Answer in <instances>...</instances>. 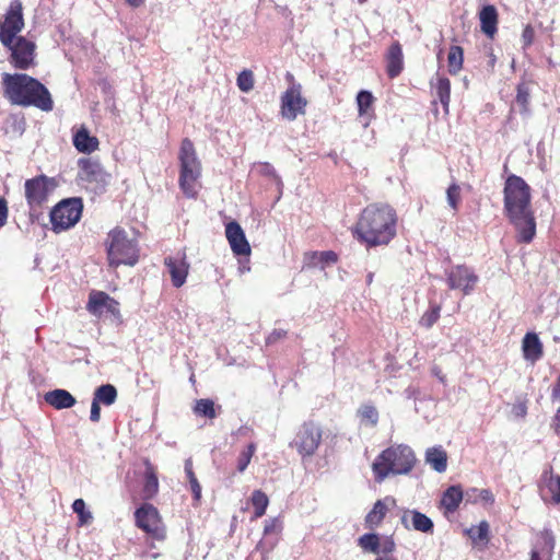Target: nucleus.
<instances>
[{"mask_svg":"<svg viewBox=\"0 0 560 560\" xmlns=\"http://www.w3.org/2000/svg\"><path fill=\"white\" fill-rule=\"evenodd\" d=\"M504 210L513 224L517 242L530 243L536 234V220L530 203V187L517 175H510L504 185Z\"/></svg>","mask_w":560,"mask_h":560,"instance_id":"obj_1","label":"nucleus"},{"mask_svg":"<svg viewBox=\"0 0 560 560\" xmlns=\"http://www.w3.org/2000/svg\"><path fill=\"white\" fill-rule=\"evenodd\" d=\"M397 214L388 205H369L362 211L354 234L366 245H387L396 235Z\"/></svg>","mask_w":560,"mask_h":560,"instance_id":"obj_2","label":"nucleus"},{"mask_svg":"<svg viewBox=\"0 0 560 560\" xmlns=\"http://www.w3.org/2000/svg\"><path fill=\"white\" fill-rule=\"evenodd\" d=\"M2 84L4 96L12 105L34 106L44 112H50L54 108L48 89L26 73H3Z\"/></svg>","mask_w":560,"mask_h":560,"instance_id":"obj_3","label":"nucleus"},{"mask_svg":"<svg viewBox=\"0 0 560 560\" xmlns=\"http://www.w3.org/2000/svg\"><path fill=\"white\" fill-rule=\"evenodd\" d=\"M417 463L416 454L407 444H394L382 451L372 464L374 478L382 482L389 475H407Z\"/></svg>","mask_w":560,"mask_h":560,"instance_id":"obj_4","label":"nucleus"},{"mask_svg":"<svg viewBox=\"0 0 560 560\" xmlns=\"http://www.w3.org/2000/svg\"><path fill=\"white\" fill-rule=\"evenodd\" d=\"M179 177L178 185L185 197L196 199L201 188V162L197 156V152L192 141L184 138L180 142L179 153Z\"/></svg>","mask_w":560,"mask_h":560,"instance_id":"obj_5","label":"nucleus"},{"mask_svg":"<svg viewBox=\"0 0 560 560\" xmlns=\"http://www.w3.org/2000/svg\"><path fill=\"white\" fill-rule=\"evenodd\" d=\"M83 201L79 197L59 201L50 211V223L56 233L69 230L81 219Z\"/></svg>","mask_w":560,"mask_h":560,"instance_id":"obj_6","label":"nucleus"},{"mask_svg":"<svg viewBox=\"0 0 560 560\" xmlns=\"http://www.w3.org/2000/svg\"><path fill=\"white\" fill-rule=\"evenodd\" d=\"M135 525L150 538L163 541L166 539V526L159 510L151 503H142L133 513Z\"/></svg>","mask_w":560,"mask_h":560,"instance_id":"obj_7","label":"nucleus"},{"mask_svg":"<svg viewBox=\"0 0 560 560\" xmlns=\"http://www.w3.org/2000/svg\"><path fill=\"white\" fill-rule=\"evenodd\" d=\"M322 438L320 427L315 421L310 420L300 425L290 445L298 451L302 458L311 457L318 450Z\"/></svg>","mask_w":560,"mask_h":560,"instance_id":"obj_8","label":"nucleus"},{"mask_svg":"<svg viewBox=\"0 0 560 560\" xmlns=\"http://www.w3.org/2000/svg\"><path fill=\"white\" fill-rule=\"evenodd\" d=\"M285 78L290 85L281 96L280 113L283 118L292 121L305 114L307 100L302 96V85L295 82L293 74L288 72Z\"/></svg>","mask_w":560,"mask_h":560,"instance_id":"obj_9","label":"nucleus"},{"mask_svg":"<svg viewBox=\"0 0 560 560\" xmlns=\"http://www.w3.org/2000/svg\"><path fill=\"white\" fill-rule=\"evenodd\" d=\"M23 4L21 0H13L0 19V43L9 46L11 42L19 37V33L24 28Z\"/></svg>","mask_w":560,"mask_h":560,"instance_id":"obj_10","label":"nucleus"},{"mask_svg":"<svg viewBox=\"0 0 560 560\" xmlns=\"http://www.w3.org/2000/svg\"><path fill=\"white\" fill-rule=\"evenodd\" d=\"M10 51V63L20 70H27L34 66L36 45L24 36L14 38L9 46H4Z\"/></svg>","mask_w":560,"mask_h":560,"instance_id":"obj_11","label":"nucleus"},{"mask_svg":"<svg viewBox=\"0 0 560 560\" xmlns=\"http://www.w3.org/2000/svg\"><path fill=\"white\" fill-rule=\"evenodd\" d=\"M164 265L171 277L173 287L177 289L182 288L186 283L190 269L186 253L180 249L176 250L164 258Z\"/></svg>","mask_w":560,"mask_h":560,"instance_id":"obj_12","label":"nucleus"},{"mask_svg":"<svg viewBox=\"0 0 560 560\" xmlns=\"http://www.w3.org/2000/svg\"><path fill=\"white\" fill-rule=\"evenodd\" d=\"M446 280L450 289L460 290L465 295H468L474 291L478 282V276L468 267L457 265L446 273Z\"/></svg>","mask_w":560,"mask_h":560,"instance_id":"obj_13","label":"nucleus"},{"mask_svg":"<svg viewBox=\"0 0 560 560\" xmlns=\"http://www.w3.org/2000/svg\"><path fill=\"white\" fill-rule=\"evenodd\" d=\"M25 198L31 208L40 207L48 198V177L38 175L24 184Z\"/></svg>","mask_w":560,"mask_h":560,"instance_id":"obj_14","label":"nucleus"},{"mask_svg":"<svg viewBox=\"0 0 560 560\" xmlns=\"http://www.w3.org/2000/svg\"><path fill=\"white\" fill-rule=\"evenodd\" d=\"M395 505L396 500L390 495L377 500L364 517V527L370 530L378 528L389 512L390 508Z\"/></svg>","mask_w":560,"mask_h":560,"instance_id":"obj_15","label":"nucleus"},{"mask_svg":"<svg viewBox=\"0 0 560 560\" xmlns=\"http://www.w3.org/2000/svg\"><path fill=\"white\" fill-rule=\"evenodd\" d=\"M386 74L389 79H395L401 74L405 69L402 46L398 40L392 43L385 54Z\"/></svg>","mask_w":560,"mask_h":560,"instance_id":"obj_16","label":"nucleus"},{"mask_svg":"<svg viewBox=\"0 0 560 560\" xmlns=\"http://www.w3.org/2000/svg\"><path fill=\"white\" fill-rule=\"evenodd\" d=\"M82 179L89 183H105L108 174L97 160L81 158L78 161Z\"/></svg>","mask_w":560,"mask_h":560,"instance_id":"obj_17","label":"nucleus"},{"mask_svg":"<svg viewBox=\"0 0 560 560\" xmlns=\"http://www.w3.org/2000/svg\"><path fill=\"white\" fill-rule=\"evenodd\" d=\"M107 258L109 266L115 268L120 265L133 266L138 262L139 252L137 247H107Z\"/></svg>","mask_w":560,"mask_h":560,"instance_id":"obj_18","label":"nucleus"},{"mask_svg":"<svg viewBox=\"0 0 560 560\" xmlns=\"http://www.w3.org/2000/svg\"><path fill=\"white\" fill-rule=\"evenodd\" d=\"M72 143L80 153L90 154L98 150L100 141L95 136H91L88 127L81 125L78 129H72Z\"/></svg>","mask_w":560,"mask_h":560,"instance_id":"obj_19","label":"nucleus"},{"mask_svg":"<svg viewBox=\"0 0 560 560\" xmlns=\"http://www.w3.org/2000/svg\"><path fill=\"white\" fill-rule=\"evenodd\" d=\"M410 517L411 521V527L415 530L424 533V534H432L434 529V524L432 520L427 516L425 514L417 511V510H410L406 511L404 515L401 516V524L405 526V528H409L408 525V518Z\"/></svg>","mask_w":560,"mask_h":560,"instance_id":"obj_20","label":"nucleus"},{"mask_svg":"<svg viewBox=\"0 0 560 560\" xmlns=\"http://www.w3.org/2000/svg\"><path fill=\"white\" fill-rule=\"evenodd\" d=\"M144 475H143V487L142 498L144 500H152L159 492V479L156 468L151 464L149 459L144 460Z\"/></svg>","mask_w":560,"mask_h":560,"instance_id":"obj_21","label":"nucleus"},{"mask_svg":"<svg viewBox=\"0 0 560 560\" xmlns=\"http://www.w3.org/2000/svg\"><path fill=\"white\" fill-rule=\"evenodd\" d=\"M46 404L55 409H68L75 405L77 400L72 394L66 389H54L44 395Z\"/></svg>","mask_w":560,"mask_h":560,"instance_id":"obj_22","label":"nucleus"},{"mask_svg":"<svg viewBox=\"0 0 560 560\" xmlns=\"http://www.w3.org/2000/svg\"><path fill=\"white\" fill-rule=\"evenodd\" d=\"M481 31L490 38L498 32V12L494 5H485L479 12Z\"/></svg>","mask_w":560,"mask_h":560,"instance_id":"obj_23","label":"nucleus"},{"mask_svg":"<svg viewBox=\"0 0 560 560\" xmlns=\"http://www.w3.org/2000/svg\"><path fill=\"white\" fill-rule=\"evenodd\" d=\"M524 358L528 361L536 362L542 357V343L535 332H527L523 339Z\"/></svg>","mask_w":560,"mask_h":560,"instance_id":"obj_24","label":"nucleus"},{"mask_svg":"<svg viewBox=\"0 0 560 560\" xmlns=\"http://www.w3.org/2000/svg\"><path fill=\"white\" fill-rule=\"evenodd\" d=\"M431 88L435 90L436 96L441 102L444 112L448 113L451 103V81L444 75L436 74L435 81H430Z\"/></svg>","mask_w":560,"mask_h":560,"instance_id":"obj_25","label":"nucleus"},{"mask_svg":"<svg viewBox=\"0 0 560 560\" xmlns=\"http://www.w3.org/2000/svg\"><path fill=\"white\" fill-rule=\"evenodd\" d=\"M463 500V490L460 486H451L448 487L441 498V508L444 510L445 514L454 513L460 502Z\"/></svg>","mask_w":560,"mask_h":560,"instance_id":"obj_26","label":"nucleus"},{"mask_svg":"<svg viewBox=\"0 0 560 560\" xmlns=\"http://www.w3.org/2000/svg\"><path fill=\"white\" fill-rule=\"evenodd\" d=\"M425 460L438 472H444L447 468V454L441 446L428 448Z\"/></svg>","mask_w":560,"mask_h":560,"instance_id":"obj_27","label":"nucleus"},{"mask_svg":"<svg viewBox=\"0 0 560 560\" xmlns=\"http://www.w3.org/2000/svg\"><path fill=\"white\" fill-rule=\"evenodd\" d=\"M337 261L338 255L334 250L313 252L307 258L310 267H319L320 269L332 266Z\"/></svg>","mask_w":560,"mask_h":560,"instance_id":"obj_28","label":"nucleus"},{"mask_svg":"<svg viewBox=\"0 0 560 560\" xmlns=\"http://www.w3.org/2000/svg\"><path fill=\"white\" fill-rule=\"evenodd\" d=\"M108 299H109V295L106 292L92 290L89 294L86 310L91 314H93L95 316H100L103 312V308H106Z\"/></svg>","mask_w":560,"mask_h":560,"instance_id":"obj_29","label":"nucleus"},{"mask_svg":"<svg viewBox=\"0 0 560 560\" xmlns=\"http://www.w3.org/2000/svg\"><path fill=\"white\" fill-rule=\"evenodd\" d=\"M541 480L546 485L551 494L553 504L560 503V475H555L552 468L546 470L541 475Z\"/></svg>","mask_w":560,"mask_h":560,"instance_id":"obj_30","label":"nucleus"},{"mask_svg":"<svg viewBox=\"0 0 560 560\" xmlns=\"http://www.w3.org/2000/svg\"><path fill=\"white\" fill-rule=\"evenodd\" d=\"M464 49L460 46L453 45L450 47L447 55L448 72L456 75L463 69Z\"/></svg>","mask_w":560,"mask_h":560,"instance_id":"obj_31","label":"nucleus"},{"mask_svg":"<svg viewBox=\"0 0 560 560\" xmlns=\"http://www.w3.org/2000/svg\"><path fill=\"white\" fill-rule=\"evenodd\" d=\"M93 399L105 406H110L117 399V389L112 384L101 385L95 389Z\"/></svg>","mask_w":560,"mask_h":560,"instance_id":"obj_32","label":"nucleus"},{"mask_svg":"<svg viewBox=\"0 0 560 560\" xmlns=\"http://www.w3.org/2000/svg\"><path fill=\"white\" fill-rule=\"evenodd\" d=\"M225 236L230 245H249L241 225L231 221L225 225Z\"/></svg>","mask_w":560,"mask_h":560,"instance_id":"obj_33","label":"nucleus"},{"mask_svg":"<svg viewBox=\"0 0 560 560\" xmlns=\"http://www.w3.org/2000/svg\"><path fill=\"white\" fill-rule=\"evenodd\" d=\"M375 102V97L370 91L362 90L357 95V105L359 116H372L373 104Z\"/></svg>","mask_w":560,"mask_h":560,"instance_id":"obj_34","label":"nucleus"},{"mask_svg":"<svg viewBox=\"0 0 560 560\" xmlns=\"http://www.w3.org/2000/svg\"><path fill=\"white\" fill-rule=\"evenodd\" d=\"M249 501L254 508V517L259 518L264 516L269 504L267 494L259 489L254 490Z\"/></svg>","mask_w":560,"mask_h":560,"instance_id":"obj_35","label":"nucleus"},{"mask_svg":"<svg viewBox=\"0 0 560 560\" xmlns=\"http://www.w3.org/2000/svg\"><path fill=\"white\" fill-rule=\"evenodd\" d=\"M359 547L365 552L380 553L381 539L375 533H366L359 537Z\"/></svg>","mask_w":560,"mask_h":560,"instance_id":"obj_36","label":"nucleus"},{"mask_svg":"<svg viewBox=\"0 0 560 560\" xmlns=\"http://www.w3.org/2000/svg\"><path fill=\"white\" fill-rule=\"evenodd\" d=\"M257 445L254 442L248 443L238 454L236 458V470L244 472L248 467L253 456L255 455Z\"/></svg>","mask_w":560,"mask_h":560,"instance_id":"obj_37","label":"nucleus"},{"mask_svg":"<svg viewBox=\"0 0 560 560\" xmlns=\"http://www.w3.org/2000/svg\"><path fill=\"white\" fill-rule=\"evenodd\" d=\"M107 242V245H132L135 240L129 237L125 229L116 226L108 233Z\"/></svg>","mask_w":560,"mask_h":560,"instance_id":"obj_38","label":"nucleus"},{"mask_svg":"<svg viewBox=\"0 0 560 560\" xmlns=\"http://www.w3.org/2000/svg\"><path fill=\"white\" fill-rule=\"evenodd\" d=\"M194 412L209 419H214L217 417L214 402L209 398L198 399L194 407Z\"/></svg>","mask_w":560,"mask_h":560,"instance_id":"obj_39","label":"nucleus"},{"mask_svg":"<svg viewBox=\"0 0 560 560\" xmlns=\"http://www.w3.org/2000/svg\"><path fill=\"white\" fill-rule=\"evenodd\" d=\"M441 306L439 304H430L429 310H427L419 319V325L427 329L431 328L440 318Z\"/></svg>","mask_w":560,"mask_h":560,"instance_id":"obj_40","label":"nucleus"},{"mask_svg":"<svg viewBox=\"0 0 560 560\" xmlns=\"http://www.w3.org/2000/svg\"><path fill=\"white\" fill-rule=\"evenodd\" d=\"M467 498L469 501L476 503V502H482L485 504L492 505L494 503V495L491 490L489 489H477L472 488L469 491H467Z\"/></svg>","mask_w":560,"mask_h":560,"instance_id":"obj_41","label":"nucleus"},{"mask_svg":"<svg viewBox=\"0 0 560 560\" xmlns=\"http://www.w3.org/2000/svg\"><path fill=\"white\" fill-rule=\"evenodd\" d=\"M361 422L375 427L378 422V411L372 405H363L358 411Z\"/></svg>","mask_w":560,"mask_h":560,"instance_id":"obj_42","label":"nucleus"},{"mask_svg":"<svg viewBox=\"0 0 560 560\" xmlns=\"http://www.w3.org/2000/svg\"><path fill=\"white\" fill-rule=\"evenodd\" d=\"M231 248L233 250L234 256L237 258L240 272L244 273L246 271H249L250 270L249 256H250L252 247H231Z\"/></svg>","mask_w":560,"mask_h":560,"instance_id":"obj_43","label":"nucleus"},{"mask_svg":"<svg viewBox=\"0 0 560 560\" xmlns=\"http://www.w3.org/2000/svg\"><path fill=\"white\" fill-rule=\"evenodd\" d=\"M468 536L475 541L489 540V524L487 521H481L478 526H472L467 530Z\"/></svg>","mask_w":560,"mask_h":560,"instance_id":"obj_44","label":"nucleus"},{"mask_svg":"<svg viewBox=\"0 0 560 560\" xmlns=\"http://www.w3.org/2000/svg\"><path fill=\"white\" fill-rule=\"evenodd\" d=\"M72 510L78 514L80 526L89 524L93 518L91 512L85 509V502L83 499L74 500L72 503Z\"/></svg>","mask_w":560,"mask_h":560,"instance_id":"obj_45","label":"nucleus"},{"mask_svg":"<svg viewBox=\"0 0 560 560\" xmlns=\"http://www.w3.org/2000/svg\"><path fill=\"white\" fill-rule=\"evenodd\" d=\"M516 91V103L521 107L522 113H527L530 98L529 88L525 83H520Z\"/></svg>","mask_w":560,"mask_h":560,"instance_id":"obj_46","label":"nucleus"},{"mask_svg":"<svg viewBox=\"0 0 560 560\" xmlns=\"http://www.w3.org/2000/svg\"><path fill=\"white\" fill-rule=\"evenodd\" d=\"M236 83H237L238 89L242 92L247 93V92L252 91L254 89V84H255V79H254L253 72L248 69L243 70L237 75Z\"/></svg>","mask_w":560,"mask_h":560,"instance_id":"obj_47","label":"nucleus"},{"mask_svg":"<svg viewBox=\"0 0 560 560\" xmlns=\"http://www.w3.org/2000/svg\"><path fill=\"white\" fill-rule=\"evenodd\" d=\"M282 530V522L279 517H273L265 523L264 535H278Z\"/></svg>","mask_w":560,"mask_h":560,"instance_id":"obj_48","label":"nucleus"},{"mask_svg":"<svg viewBox=\"0 0 560 560\" xmlns=\"http://www.w3.org/2000/svg\"><path fill=\"white\" fill-rule=\"evenodd\" d=\"M447 201L450 203V206L456 210L457 207H458V203H459V200H460V188L458 185L456 184H452L448 188H447Z\"/></svg>","mask_w":560,"mask_h":560,"instance_id":"obj_49","label":"nucleus"},{"mask_svg":"<svg viewBox=\"0 0 560 560\" xmlns=\"http://www.w3.org/2000/svg\"><path fill=\"white\" fill-rule=\"evenodd\" d=\"M521 40L523 49H527L534 44L535 30L530 24L525 25V27L523 28Z\"/></svg>","mask_w":560,"mask_h":560,"instance_id":"obj_50","label":"nucleus"},{"mask_svg":"<svg viewBox=\"0 0 560 560\" xmlns=\"http://www.w3.org/2000/svg\"><path fill=\"white\" fill-rule=\"evenodd\" d=\"M396 544L393 539V537H386L383 542H381L380 547V553H383L385 557H388L387 555H390L395 551Z\"/></svg>","mask_w":560,"mask_h":560,"instance_id":"obj_51","label":"nucleus"},{"mask_svg":"<svg viewBox=\"0 0 560 560\" xmlns=\"http://www.w3.org/2000/svg\"><path fill=\"white\" fill-rule=\"evenodd\" d=\"M288 335V331L284 329H273L269 336L266 338L267 345H273L278 342L279 340L285 338Z\"/></svg>","mask_w":560,"mask_h":560,"instance_id":"obj_52","label":"nucleus"},{"mask_svg":"<svg viewBox=\"0 0 560 560\" xmlns=\"http://www.w3.org/2000/svg\"><path fill=\"white\" fill-rule=\"evenodd\" d=\"M9 217V207L5 198L0 197V229L7 224Z\"/></svg>","mask_w":560,"mask_h":560,"instance_id":"obj_53","label":"nucleus"},{"mask_svg":"<svg viewBox=\"0 0 560 560\" xmlns=\"http://www.w3.org/2000/svg\"><path fill=\"white\" fill-rule=\"evenodd\" d=\"M189 485H190L194 500H195L196 504H198L201 499V486H200L198 479H194V480L189 481Z\"/></svg>","mask_w":560,"mask_h":560,"instance_id":"obj_54","label":"nucleus"},{"mask_svg":"<svg viewBox=\"0 0 560 560\" xmlns=\"http://www.w3.org/2000/svg\"><path fill=\"white\" fill-rule=\"evenodd\" d=\"M100 405L101 404L95 401L94 399L92 400L90 419L93 422H98L100 419H101V407H100Z\"/></svg>","mask_w":560,"mask_h":560,"instance_id":"obj_55","label":"nucleus"},{"mask_svg":"<svg viewBox=\"0 0 560 560\" xmlns=\"http://www.w3.org/2000/svg\"><path fill=\"white\" fill-rule=\"evenodd\" d=\"M185 472H186L188 481L197 479V477L194 472L192 460L190 458L185 460Z\"/></svg>","mask_w":560,"mask_h":560,"instance_id":"obj_56","label":"nucleus"},{"mask_svg":"<svg viewBox=\"0 0 560 560\" xmlns=\"http://www.w3.org/2000/svg\"><path fill=\"white\" fill-rule=\"evenodd\" d=\"M107 312L112 314H118L119 313V303L112 296L108 299V303L106 305Z\"/></svg>","mask_w":560,"mask_h":560,"instance_id":"obj_57","label":"nucleus"},{"mask_svg":"<svg viewBox=\"0 0 560 560\" xmlns=\"http://www.w3.org/2000/svg\"><path fill=\"white\" fill-rule=\"evenodd\" d=\"M552 400H560V373L551 390Z\"/></svg>","mask_w":560,"mask_h":560,"instance_id":"obj_58","label":"nucleus"},{"mask_svg":"<svg viewBox=\"0 0 560 560\" xmlns=\"http://www.w3.org/2000/svg\"><path fill=\"white\" fill-rule=\"evenodd\" d=\"M553 431L555 433L560 434V407L553 417Z\"/></svg>","mask_w":560,"mask_h":560,"instance_id":"obj_59","label":"nucleus"},{"mask_svg":"<svg viewBox=\"0 0 560 560\" xmlns=\"http://www.w3.org/2000/svg\"><path fill=\"white\" fill-rule=\"evenodd\" d=\"M432 373L434 376H436L442 383H445L446 381V376L442 373V370L441 368L439 366H433L432 368Z\"/></svg>","mask_w":560,"mask_h":560,"instance_id":"obj_60","label":"nucleus"},{"mask_svg":"<svg viewBox=\"0 0 560 560\" xmlns=\"http://www.w3.org/2000/svg\"><path fill=\"white\" fill-rule=\"evenodd\" d=\"M488 57H489L488 67L490 68L491 71H493V69L495 67V62H497V57L492 50L489 52Z\"/></svg>","mask_w":560,"mask_h":560,"instance_id":"obj_61","label":"nucleus"},{"mask_svg":"<svg viewBox=\"0 0 560 560\" xmlns=\"http://www.w3.org/2000/svg\"><path fill=\"white\" fill-rule=\"evenodd\" d=\"M126 3L132 8H139L143 4L144 0H125Z\"/></svg>","mask_w":560,"mask_h":560,"instance_id":"obj_62","label":"nucleus"},{"mask_svg":"<svg viewBox=\"0 0 560 560\" xmlns=\"http://www.w3.org/2000/svg\"><path fill=\"white\" fill-rule=\"evenodd\" d=\"M529 560H542L540 552L536 549H533L529 553Z\"/></svg>","mask_w":560,"mask_h":560,"instance_id":"obj_63","label":"nucleus"},{"mask_svg":"<svg viewBox=\"0 0 560 560\" xmlns=\"http://www.w3.org/2000/svg\"><path fill=\"white\" fill-rule=\"evenodd\" d=\"M375 560H397L395 557H378Z\"/></svg>","mask_w":560,"mask_h":560,"instance_id":"obj_64","label":"nucleus"}]
</instances>
